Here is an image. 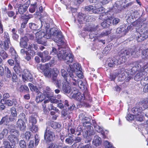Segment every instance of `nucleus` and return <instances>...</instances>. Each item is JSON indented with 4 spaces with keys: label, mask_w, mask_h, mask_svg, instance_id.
Here are the masks:
<instances>
[{
    "label": "nucleus",
    "mask_w": 148,
    "mask_h": 148,
    "mask_svg": "<svg viewBox=\"0 0 148 148\" xmlns=\"http://www.w3.org/2000/svg\"><path fill=\"white\" fill-rule=\"evenodd\" d=\"M36 40L37 42L39 44L46 45L47 39L51 36H53L54 41L61 44L64 42V38L62 32L56 28H51L50 30L47 29L46 33L42 30L35 33Z\"/></svg>",
    "instance_id": "f257e3e1"
},
{
    "label": "nucleus",
    "mask_w": 148,
    "mask_h": 148,
    "mask_svg": "<svg viewBox=\"0 0 148 148\" xmlns=\"http://www.w3.org/2000/svg\"><path fill=\"white\" fill-rule=\"evenodd\" d=\"M79 119L82 121L83 126L85 127L83 132V135L86 139V141L88 143L91 140L92 136L95 134L93 127L90 126L91 125L90 119L85 116L84 113L79 115Z\"/></svg>",
    "instance_id": "f03ea898"
},
{
    "label": "nucleus",
    "mask_w": 148,
    "mask_h": 148,
    "mask_svg": "<svg viewBox=\"0 0 148 148\" xmlns=\"http://www.w3.org/2000/svg\"><path fill=\"white\" fill-rule=\"evenodd\" d=\"M61 73L64 79L57 80L56 82V85L58 88H61L64 93H69L71 92V89L70 84L71 82L70 79L69 81L67 80L69 75L66 71L63 69L61 70Z\"/></svg>",
    "instance_id": "7ed1b4c3"
},
{
    "label": "nucleus",
    "mask_w": 148,
    "mask_h": 148,
    "mask_svg": "<svg viewBox=\"0 0 148 148\" xmlns=\"http://www.w3.org/2000/svg\"><path fill=\"white\" fill-rule=\"evenodd\" d=\"M50 54L53 55L56 54L59 60H64L68 64L73 62L74 58V56L71 53L66 51L62 48L58 49L57 51L56 49L53 47Z\"/></svg>",
    "instance_id": "20e7f679"
},
{
    "label": "nucleus",
    "mask_w": 148,
    "mask_h": 148,
    "mask_svg": "<svg viewBox=\"0 0 148 148\" xmlns=\"http://www.w3.org/2000/svg\"><path fill=\"white\" fill-rule=\"evenodd\" d=\"M129 53L127 51L121 50L119 52L118 56L108 59L107 63L108 66L113 67L116 65H119L123 63L126 60L125 55H128Z\"/></svg>",
    "instance_id": "39448f33"
},
{
    "label": "nucleus",
    "mask_w": 148,
    "mask_h": 148,
    "mask_svg": "<svg viewBox=\"0 0 148 148\" xmlns=\"http://www.w3.org/2000/svg\"><path fill=\"white\" fill-rule=\"evenodd\" d=\"M70 69L69 71L68 70L70 81L74 85L77 84V76L79 78H82L83 75L81 71V66L78 63H74L73 66H70Z\"/></svg>",
    "instance_id": "423d86ee"
},
{
    "label": "nucleus",
    "mask_w": 148,
    "mask_h": 148,
    "mask_svg": "<svg viewBox=\"0 0 148 148\" xmlns=\"http://www.w3.org/2000/svg\"><path fill=\"white\" fill-rule=\"evenodd\" d=\"M134 38L138 42L143 40L148 37V27H143L135 33Z\"/></svg>",
    "instance_id": "0eeeda50"
},
{
    "label": "nucleus",
    "mask_w": 148,
    "mask_h": 148,
    "mask_svg": "<svg viewBox=\"0 0 148 148\" xmlns=\"http://www.w3.org/2000/svg\"><path fill=\"white\" fill-rule=\"evenodd\" d=\"M99 18L104 20V21L101 23V25L103 28L108 27L111 24L112 18L110 17V15H108V14L104 13L102 15H100Z\"/></svg>",
    "instance_id": "6e6552de"
},
{
    "label": "nucleus",
    "mask_w": 148,
    "mask_h": 148,
    "mask_svg": "<svg viewBox=\"0 0 148 148\" xmlns=\"http://www.w3.org/2000/svg\"><path fill=\"white\" fill-rule=\"evenodd\" d=\"M143 108L141 107L137 106L133 108L132 109V112L134 114L136 120L141 121L143 120V114L142 111Z\"/></svg>",
    "instance_id": "1a4fd4ad"
},
{
    "label": "nucleus",
    "mask_w": 148,
    "mask_h": 148,
    "mask_svg": "<svg viewBox=\"0 0 148 148\" xmlns=\"http://www.w3.org/2000/svg\"><path fill=\"white\" fill-rule=\"evenodd\" d=\"M15 9L16 10V15L18 14V13L20 14H22L25 12L27 10L28 6L26 5L16 3L14 5Z\"/></svg>",
    "instance_id": "9d476101"
},
{
    "label": "nucleus",
    "mask_w": 148,
    "mask_h": 148,
    "mask_svg": "<svg viewBox=\"0 0 148 148\" xmlns=\"http://www.w3.org/2000/svg\"><path fill=\"white\" fill-rule=\"evenodd\" d=\"M44 137L47 141L49 142L54 140L55 136L53 132L47 127L45 134Z\"/></svg>",
    "instance_id": "9b49d317"
},
{
    "label": "nucleus",
    "mask_w": 148,
    "mask_h": 148,
    "mask_svg": "<svg viewBox=\"0 0 148 148\" xmlns=\"http://www.w3.org/2000/svg\"><path fill=\"white\" fill-rule=\"evenodd\" d=\"M70 96L74 99L79 101L81 102L82 100H84V97L83 94H81L78 92L77 90H73L70 93Z\"/></svg>",
    "instance_id": "f8f14e48"
},
{
    "label": "nucleus",
    "mask_w": 148,
    "mask_h": 148,
    "mask_svg": "<svg viewBox=\"0 0 148 148\" xmlns=\"http://www.w3.org/2000/svg\"><path fill=\"white\" fill-rule=\"evenodd\" d=\"M49 54V52L47 51H45L42 53H37V55L41 58V61L43 62H45L50 60L51 57Z\"/></svg>",
    "instance_id": "ddd939ff"
},
{
    "label": "nucleus",
    "mask_w": 148,
    "mask_h": 148,
    "mask_svg": "<svg viewBox=\"0 0 148 148\" xmlns=\"http://www.w3.org/2000/svg\"><path fill=\"white\" fill-rule=\"evenodd\" d=\"M122 50H124L126 51H127L129 52V53L128 55H125V58H126V56H131L132 57L135 58H136L138 57L140 53V51L136 48L133 50L131 49H123Z\"/></svg>",
    "instance_id": "4468645a"
},
{
    "label": "nucleus",
    "mask_w": 148,
    "mask_h": 148,
    "mask_svg": "<svg viewBox=\"0 0 148 148\" xmlns=\"http://www.w3.org/2000/svg\"><path fill=\"white\" fill-rule=\"evenodd\" d=\"M147 72L145 71H140L134 77V79L136 81H139L147 76Z\"/></svg>",
    "instance_id": "2eb2a0df"
},
{
    "label": "nucleus",
    "mask_w": 148,
    "mask_h": 148,
    "mask_svg": "<svg viewBox=\"0 0 148 148\" xmlns=\"http://www.w3.org/2000/svg\"><path fill=\"white\" fill-rule=\"evenodd\" d=\"M22 78L24 81L26 80L30 81L32 80V77L29 72L27 69L23 71V74L22 75Z\"/></svg>",
    "instance_id": "dca6fc26"
},
{
    "label": "nucleus",
    "mask_w": 148,
    "mask_h": 148,
    "mask_svg": "<svg viewBox=\"0 0 148 148\" xmlns=\"http://www.w3.org/2000/svg\"><path fill=\"white\" fill-rule=\"evenodd\" d=\"M49 101L51 103H57L59 102V100L55 99L53 98H50L49 99H46L42 103V105L43 107V108L44 110H46V104L49 102Z\"/></svg>",
    "instance_id": "f3484780"
},
{
    "label": "nucleus",
    "mask_w": 148,
    "mask_h": 148,
    "mask_svg": "<svg viewBox=\"0 0 148 148\" xmlns=\"http://www.w3.org/2000/svg\"><path fill=\"white\" fill-rule=\"evenodd\" d=\"M142 64L141 62L139 61H136L133 63V66L131 69V71L133 73H135L139 70L141 68V64Z\"/></svg>",
    "instance_id": "a211bd4d"
},
{
    "label": "nucleus",
    "mask_w": 148,
    "mask_h": 148,
    "mask_svg": "<svg viewBox=\"0 0 148 148\" xmlns=\"http://www.w3.org/2000/svg\"><path fill=\"white\" fill-rule=\"evenodd\" d=\"M34 48L37 50L36 48L35 47V45L30 43L25 48L29 52L30 55L31 56H34L35 55V53L33 49Z\"/></svg>",
    "instance_id": "6ab92c4d"
},
{
    "label": "nucleus",
    "mask_w": 148,
    "mask_h": 148,
    "mask_svg": "<svg viewBox=\"0 0 148 148\" xmlns=\"http://www.w3.org/2000/svg\"><path fill=\"white\" fill-rule=\"evenodd\" d=\"M95 130L99 132H101L103 137L106 138V135L107 134L108 132L106 130L105 131L103 130L102 127L99 126L98 125H95L94 126Z\"/></svg>",
    "instance_id": "aec40b11"
},
{
    "label": "nucleus",
    "mask_w": 148,
    "mask_h": 148,
    "mask_svg": "<svg viewBox=\"0 0 148 148\" xmlns=\"http://www.w3.org/2000/svg\"><path fill=\"white\" fill-rule=\"evenodd\" d=\"M131 26H129L127 28V29L125 28H125L123 27H118L116 29V32L117 34H121L122 35H125L127 32L128 30L131 29Z\"/></svg>",
    "instance_id": "412c9836"
},
{
    "label": "nucleus",
    "mask_w": 148,
    "mask_h": 148,
    "mask_svg": "<svg viewBox=\"0 0 148 148\" xmlns=\"http://www.w3.org/2000/svg\"><path fill=\"white\" fill-rule=\"evenodd\" d=\"M10 52L11 54L12 58L16 62L18 63L19 58L13 48L11 47L10 48Z\"/></svg>",
    "instance_id": "4be33fe9"
},
{
    "label": "nucleus",
    "mask_w": 148,
    "mask_h": 148,
    "mask_svg": "<svg viewBox=\"0 0 148 148\" xmlns=\"http://www.w3.org/2000/svg\"><path fill=\"white\" fill-rule=\"evenodd\" d=\"M77 79H76V82L77 84L76 85H74L73 83L71 82H70L72 84L75 86H77L78 85L79 88L81 89H85V88H86V82H82V80H81L79 79H77Z\"/></svg>",
    "instance_id": "5701e85b"
},
{
    "label": "nucleus",
    "mask_w": 148,
    "mask_h": 148,
    "mask_svg": "<svg viewBox=\"0 0 148 148\" xmlns=\"http://www.w3.org/2000/svg\"><path fill=\"white\" fill-rule=\"evenodd\" d=\"M17 127L21 130H24L26 127L24 121L22 120H18L16 123Z\"/></svg>",
    "instance_id": "b1692460"
},
{
    "label": "nucleus",
    "mask_w": 148,
    "mask_h": 148,
    "mask_svg": "<svg viewBox=\"0 0 148 148\" xmlns=\"http://www.w3.org/2000/svg\"><path fill=\"white\" fill-rule=\"evenodd\" d=\"M145 18L143 19L141 18L138 19L137 20L134 21L132 23L133 25H134L140 28L141 27L143 24L144 23V22L145 21Z\"/></svg>",
    "instance_id": "393cba45"
},
{
    "label": "nucleus",
    "mask_w": 148,
    "mask_h": 148,
    "mask_svg": "<svg viewBox=\"0 0 148 148\" xmlns=\"http://www.w3.org/2000/svg\"><path fill=\"white\" fill-rule=\"evenodd\" d=\"M28 41V38L26 36L22 38L21 39L20 45L21 47L25 48L27 45V42Z\"/></svg>",
    "instance_id": "a878e982"
},
{
    "label": "nucleus",
    "mask_w": 148,
    "mask_h": 148,
    "mask_svg": "<svg viewBox=\"0 0 148 148\" xmlns=\"http://www.w3.org/2000/svg\"><path fill=\"white\" fill-rule=\"evenodd\" d=\"M16 63L17 64L14 67V70L17 74H18L20 76L21 75V73L23 72V70L19 64V60H18V63Z\"/></svg>",
    "instance_id": "bb28decb"
},
{
    "label": "nucleus",
    "mask_w": 148,
    "mask_h": 148,
    "mask_svg": "<svg viewBox=\"0 0 148 148\" xmlns=\"http://www.w3.org/2000/svg\"><path fill=\"white\" fill-rule=\"evenodd\" d=\"M96 11L97 12H95V13L97 14H101L100 15H102L104 13L106 14H108V15H110L109 12H106L105 8L103 7L100 8H98L97 5H96Z\"/></svg>",
    "instance_id": "cd10ccee"
},
{
    "label": "nucleus",
    "mask_w": 148,
    "mask_h": 148,
    "mask_svg": "<svg viewBox=\"0 0 148 148\" xmlns=\"http://www.w3.org/2000/svg\"><path fill=\"white\" fill-rule=\"evenodd\" d=\"M98 27V26H97L95 28H92L90 29V33L89 34V36L90 39H92L93 38L95 37L97 35V32H96L97 31V28Z\"/></svg>",
    "instance_id": "c85d7f7f"
},
{
    "label": "nucleus",
    "mask_w": 148,
    "mask_h": 148,
    "mask_svg": "<svg viewBox=\"0 0 148 148\" xmlns=\"http://www.w3.org/2000/svg\"><path fill=\"white\" fill-rule=\"evenodd\" d=\"M101 142V139L98 136H95L93 139L92 143L96 146H99Z\"/></svg>",
    "instance_id": "c756f323"
},
{
    "label": "nucleus",
    "mask_w": 148,
    "mask_h": 148,
    "mask_svg": "<svg viewBox=\"0 0 148 148\" xmlns=\"http://www.w3.org/2000/svg\"><path fill=\"white\" fill-rule=\"evenodd\" d=\"M124 69L123 68L119 70L118 75H119V77L120 80L122 81L124 80L126 77Z\"/></svg>",
    "instance_id": "7c9ffc66"
},
{
    "label": "nucleus",
    "mask_w": 148,
    "mask_h": 148,
    "mask_svg": "<svg viewBox=\"0 0 148 148\" xmlns=\"http://www.w3.org/2000/svg\"><path fill=\"white\" fill-rule=\"evenodd\" d=\"M12 136V135H9L8 136V140L12 143L13 145H15V144L17 143L18 142V137ZM13 146V145H12V146Z\"/></svg>",
    "instance_id": "2f4dec72"
},
{
    "label": "nucleus",
    "mask_w": 148,
    "mask_h": 148,
    "mask_svg": "<svg viewBox=\"0 0 148 148\" xmlns=\"http://www.w3.org/2000/svg\"><path fill=\"white\" fill-rule=\"evenodd\" d=\"M45 98V96L42 93H38L36 97V101L37 103L42 101Z\"/></svg>",
    "instance_id": "473e14b6"
},
{
    "label": "nucleus",
    "mask_w": 148,
    "mask_h": 148,
    "mask_svg": "<svg viewBox=\"0 0 148 148\" xmlns=\"http://www.w3.org/2000/svg\"><path fill=\"white\" fill-rule=\"evenodd\" d=\"M37 115L36 114H33L32 115L29 117V123H32V125H33V124H36L37 122Z\"/></svg>",
    "instance_id": "72a5a7b5"
},
{
    "label": "nucleus",
    "mask_w": 148,
    "mask_h": 148,
    "mask_svg": "<svg viewBox=\"0 0 148 148\" xmlns=\"http://www.w3.org/2000/svg\"><path fill=\"white\" fill-rule=\"evenodd\" d=\"M51 65V64L50 63L46 64L45 65H42L41 64H40L38 66V69H40L42 71L44 70H51L49 68V67H50Z\"/></svg>",
    "instance_id": "f704fd0d"
},
{
    "label": "nucleus",
    "mask_w": 148,
    "mask_h": 148,
    "mask_svg": "<svg viewBox=\"0 0 148 148\" xmlns=\"http://www.w3.org/2000/svg\"><path fill=\"white\" fill-rule=\"evenodd\" d=\"M96 5H98L97 4H96L95 6L92 5H89L86 6L85 7V9L86 11H88L90 12H92L95 13V12H97L96 11Z\"/></svg>",
    "instance_id": "c9c22d12"
},
{
    "label": "nucleus",
    "mask_w": 148,
    "mask_h": 148,
    "mask_svg": "<svg viewBox=\"0 0 148 148\" xmlns=\"http://www.w3.org/2000/svg\"><path fill=\"white\" fill-rule=\"evenodd\" d=\"M58 73L57 69L56 68H53L51 71V75H52V78L53 80H56V78L58 76Z\"/></svg>",
    "instance_id": "e433bc0d"
},
{
    "label": "nucleus",
    "mask_w": 148,
    "mask_h": 148,
    "mask_svg": "<svg viewBox=\"0 0 148 148\" xmlns=\"http://www.w3.org/2000/svg\"><path fill=\"white\" fill-rule=\"evenodd\" d=\"M71 111L67 110H63L61 112L62 116L65 119L67 118V117L69 119L70 118V116H69L70 113Z\"/></svg>",
    "instance_id": "4c0bfd02"
},
{
    "label": "nucleus",
    "mask_w": 148,
    "mask_h": 148,
    "mask_svg": "<svg viewBox=\"0 0 148 148\" xmlns=\"http://www.w3.org/2000/svg\"><path fill=\"white\" fill-rule=\"evenodd\" d=\"M4 11L6 12V14L9 17H13V19H16V15H14L15 13L14 12L11 10L7 11L6 9H5Z\"/></svg>",
    "instance_id": "58836bf2"
},
{
    "label": "nucleus",
    "mask_w": 148,
    "mask_h": 148,
    "mask_svg": "<svg viewBox=\"0 0 148 148\" xmlns=\"http://www.w3.org/2000/svg\"><path fill=\"white\" fill-rule=\"evenodd\" d=\"M48 18V16L46 13H44V15L41 16L40 17V20L41 23V25L40 27H41L44 24V22L46 23L47 22V20Z\"/></svg>",
    "instance_id": "ea45409f"
},
{
    "label": "nucleus",
    "mask_w": 148,
    "mask_h": 148,
    "mask_svg": "<svg viewBox=\"0 0 148 148\" xmlns=\"http://www.w3.org/2000/svg\"><path fill=\"white\" fill-rule=\"evenodd\" d=\"M9 121L8 120V117L7 116L3 117L1 119L0 121V125L2 124L7 125L9 123Z\"/></svg>",
    "instance_id": "a19ab883"
},
{
    "label": "nucleus",
    "mask_w": 148,
    "mask_h": 148,
    "mask_svg": "<svg viewBox=\"0 0 148 148\" xmlns=\"http://www.w3.org/2000/svg\"><path fill=\"white\" fill-rule=\"evenodd\" d=\"M119 1H117L116 2L114 5V9H116V13H118L119 12L121 11V6L120 5H119Z\"/></svg>",
    "instance_id": "79ce46f5"
},
{
    "label": "nucleus",
    "mask_w": 148,
    "mask_h": 148,
    "mask_svg": "<svg viewBox=\"0 0 148 148\" xmlns=\"http://www.w3.org/2000/svg\"><path fill=\"white\" fill-rule=\"evenodd\" d=\"M29 27L32 29L34 31H38V25L37 24L31 23H29Z\"/></svg>",
    "instance_id": "37998d69"
},
{
    "label": "nucleus",
    "mask_w": 148,
    "mask_h": 148,
    "mask_svg": "<svg viewBox=\"0 0 148 148\" xmlns=\"http://www.w3.org/2000/svg\"><path fill=\"white\" fill-rule=\"evenodd\" d=\"M10 135L12 136L18 137L19 135V132L14 129H11L10 131Z\"/></svg>",
    "instance_id": "c03bdc74"
},
{
    "label": "nucleus",
    "mask_w": 148,
    "mask_h": 148,
    "mask_svg": "<svg viewBox=\"0 0 148 148\" xmlns=\"http://www.w3.org/2000/svg\"><path fill=\"white\" fill-rule=\"evenodd\" d=\"M19 90L20 92H26L27 93L29 90V89L27 86L24 85L20 87Z\"/></svg>",
    "instance_id": "a18cd8bd"
},
{
    "label": "nucleus",
    "mask_w": 148,
    "mask_h": 148,
    "mask_svg": "<svg viewBox=\"0 0 148 148\" xmlns=\"http://www.w3.org/2000/svg\"><path fill=\"white\" fill-rule=\"evenodd\" d=\"M28 86L31 91H35L36 93L38 92L39 90L37 88L36 86H34L32 84L29 83L28 84Z\"/></svg>",
    "instance_id": "49530a36"
},
{
    "label": "nucleus",
    "mask_w": 148,
    "mask_h": 148,
    "mask_svg": "<svg viewBox=\"0 0 148 148\" xmlns=\"http://www.w3.org/2000/svg\"><path fill=\"white\" fill-rule=\"evenodd\" d=\"M3 62L2 58L0 57V75L1 76H3L4 74V70L3 67L2 66Z\"/></svg>",
    "instance_id": "de8ad7c7"
},
{
    "label": "nucleus",
    "mask_w": 148,
    "mask_h": 148,
    "mask_svg": "<svg viewBox=\"0 0 148 148\" xmlns=\"http://www.w3.org/2000/svg\"><path fill=\"white\" fill-rule=\"evenodd\" d=\"M37 7L36 3H35L33 4H31L29 8V11L31 13L34 12Z\"/></svg>",
    "instance_id": "09e8293b"
},
{
    "label": "nucleus",
    "mask_w": 148,
    "mask_h": 148,
    "mask_svg": "<svg viewBox=\"0 0 148 148\" xmlns=\"http://www.w3.org/2000/svg\"><path fill=\"white\" fill-rule=\"evenodd\" d=\"M51 126L53 129H56L60 127L61 126V124L57 122H53L51 124Z\"/></svg>",
    "instance_id": "8fccbe9b"
},
{
    "label": "nucleus",
    "mask_w": 148,
    "mask_h": 148,
    "mask_svg": "<svg viewBox=\"0 0 148 148\" xmlns=\"http://www.w3.org/2000/svg\"><path fill=\"white\" fill-rule=\"evenodd\" d=\"M0 56L3 60L5 59L8 57V55L3 50H2L0 51Z\"/></svg>",
    "instance_id": "3c124183"
},
{
    "label": "nucleus",
    "mask_w": 148,
    "mask_h": 148,
    "mask_svg": "<svg viewBox=\"0 0 148 148\" xmlns=\"http://www.w3.org/2000/svg\"><path fill=\"white\" fill-rule=\"evenodd\" d=\"M142 57L144 59L148 58V48L142 51Z\"/></svg>",
    "instance_id": "603ef678"
},
{
    "label": "nucleus",
    "mask_w": 148,
    "mask_h": 148,
    "mask_svg": "<svg viewBox=\"0 0 148 148\" xmlns=\"http://www.w3.org/2000/svg\"><path fill=\"white\" fill-rule=\"evenodd\" d=\"M45 76L47 77H50L51 76V70H44L42 71Z\"/></svg>",
    "instance_id": "864d4df0"
},
{
    "label": "nucleus",
    "mask_w": 148,
    "mask_h": 148,
    "mask_svg": "<svg viewBox=\"0 0 148 148\" xmlns=\"http://www.w3.org/2000/svg\"><path fill=\"white\" fill-rule=\"evenodd\" d=\"M131 15L132 17H134L136 19L137 18H139L140 17V15L138 11L134 10L132 11L131 13Z\"/></svg>",
    "instance_id": "5fc2aeb1"
},
{
    "label": "nucleus",
    "mask_w": 148,
    "mask_h": 148,
    "mask_svg": "<svg viewBox=\"0 0 148 148\" xmlns=\"http://www.w3.org/2000/svg\"><path fill=\"white\" fill-rule=\"evenodd\" d=\"M85 15L82 13H79L78 15V21L80 23L83 22V18Z\"/></svg>",
    "instance_id": "6e6d98bb"
},
{
    "label": "nucleus",
    "mask_w": 148,
    "mask_h": 148,
    "mask_svg": "<svg viewBox=\"0 0 148 148\" xmlns=\"http://www.w3.org/2000/svg\"><path fill=\"white\" fill-rule=\"evenodd\" d=\"M104 145L106 148H115L111 143L106 140L104 142Z\"/></svg>",
    "instance_id": "4d7b16f0"
},
{
    "label": "nucleus",
    "mask_w": 148,
    "mask_h": 148,
    "mask_svg": "<svg viewBox=\"0 0 148 148\" xmlns=\"http://www.w3.org/2000/svg\"><path fill=\"white\" fill-rule=\"evenodd\" d=\"M65 141L67 143L71 145L74 142V139L72 136H69L65 139Z\"/></svg>",
    "instance_id": "13d9d810"
},
{
    "label": "nucleus",
    "mask_w": 148,
    "mask_h": 148,
    "mask_svg": "<svg viewBox=\"0 0 148 148\" xmlns=\"http://www.w3.org/2000/svg\"><path fill=\"white\" fill-rule=\"evenodd\" d=\"M111 49V47L110 45H108L103 49L102 53L104 54H107Z\"/></svg>",
    "instance_id": "bf43d9fd"
},
{
    "label": "nucleus",
    "mask_w": 148,
    "mask_h": 148,
    "mask_svg": "<svg viewBox=\"0 0 148 148\" xmlns=\"http://www.w3.org/2000/svg\"><path fill=\"white\" fill-rule=\"evenodd\" d=\"M3 35V39L5 40L4 41H10L9 34L7 32H5Z\"/></svg>",
    "instance_id": "052dcab7"
},
{
    "label": "nucleus",
    "mask_w": 148,
    "mask_h": 148,
    "mask_svg": "<svg viewBox=\"0 0 148 148\" xmlns=\"http://www.w3.org/2000/svg\"><path fill=\"white\" fill-rule=\"evenodd\" d=\"M5 71L6 75L7 77H10L12 75V73L10 70L9 69L8 67H5Z\"/></svg>",
    "instance_id": "680f3d73"
},
{
    "label": "nucleus",
    "mask_w": 148,
    "mask_h": 148,
    "mask_svg": "<svg viewBox=\"0 0 148 148\" xmlns=\"http://www.w3.org/2000/svg\"><path fill=\"white\" fill-rule=\"evenodd\" d=\"M11 115L16 116H17V112L15 108L14 107H12L10 109Z\"/></svg>",
    "instance_id": "e2e57ef3"
},
{
    "label": "nucleus",
    "mask_w": 148,
    "mask_h": 148,
    "mask_svg": "<svg viewBox=\"0 0 148 148\" xmlns=\"http://www.w3.org/2000/svg\"><path fill=\"white\" fill-rule=\"evenodd\" d=\"M8 133V130L7 129H4L0 134V138H2L4 135H7Z\"/></svg>",
    "instance_id": "0e129e2a"
},
{
    "label": "nucleus",
    "mask_w": 148,
    "mask_h": 148,
    "mask_svg": "<svg viewBox=\"0 0 148 148\" xmlns=\"http://www.w3.org/2000/svg\"><path fill=\"white\" fill-rule=\"evenodd\" d=\"M126 118L127 121H130L134 118L136 119V117L134 115L129 114L127 115V116L126 117Z\"/></svg>",
    "instance_id": "69168bd1"
},
{
    "label": "nucleus",
    "mask_w": 148,
    "mask_h": 148,
    "mask_svg": "<svg viewBox=\"0 0 148 148\" xmlns=\"http://www.w3.org/2000/svg\"><path fill=\"white\" fill-rule=\"evenodd\" d=\"M20 53L22 56H24L25 55H28L30 54L29 52L27 50H26L24 48L21 49L20 51Z\"/></svg>",
    "instance_id": "338daca9"
},
{
    "label": "nucleus",
    "mask_w": 148,
    "mask_h": 148,
    "mask_svg": "<svg viewBox=\"0 0 148 148\" xmlns=\"http://www.w3.org/2000/svg\"><path fill=\"white\" fill-rule=\"evenodd\" d=\"M32 126L30 128V130L33 133H35L38 130V128L37 126L32 125Z\"/></svg>",
    "instance_id": "774afa93"
}]
</instances>
